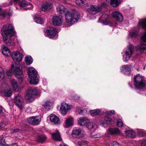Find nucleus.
I'll return each mask as SVG.
<instances>
[{"label":"nucleus","instance_id":"obj_2","mask_svg":"<svg viewBox=\"0 0 146 146\" xmlns=\"http://www.w3.org/2000/svg\"><path fill=\"white\" fill-rule=\"evenodd\" d=\"M40 93L36 87H29L28 89V103L33 102Z\"/></svg>","mask_w":146,"mask_h":146},{"label":"nucleus","instance_id":"obj_52","mask_svg":"<svg viewBox=\"0 0 146 146\" xmlns=\"http://www.w3.org/2000/svg\"><path fill=\"white\" fill-rule=\"evenodd\" d=\"M33 8V6L32 4L30 3H28V9H32Z\"/></svg>","mask_w":146,"mask_h":146},{"label":"nucleus","instance_id":"obj_13","mask_svg":"<svg viewBox=\"0 0 146 146\" xmlns=\"http://www.w3.org/2000/svg\"><path fill=\"white\" fill-rule=\"evenodd\" d=\"M11 55L13 60L17 62L21 61L23 58V54L19 53L18 51L12 52Z\"/></svg>","mask_w":146,"mask_h":146},{"label":"nucleus","instance_id":"obj_16","mask_svg":"<svg viewBox=\"0 0 146 146\" xmlns=\"http://www.w3.org/2000/svg\"><path fill=\"white\" fill-rule=\"evenodd\" d=\"M21 98L19 95L15 96L13 100L14 103L20 109H22V102L21 101Z\"/></svg>","mask_w":146,"mask_h":146},{"label":"nucleus","instance_id":"obj_21","mask_svg":"<svg viewBox=\"0 0 146 146\" xmlns=\"http://www.w3.org/2000/svg\"><path fill=\"white\" fill-rule=\"evenodd\" d=\"M74 124V119L72 117H70L67 118L65 121L64 127L68 128L72 126Z\"/></svg>","mask_w":146,"mask_h":146},{"label":"nucleus","instance_id":"obj_63","mask_svg":"<svg viewBox=\"0 0 146 146\" xmlns=\"http://www.w3.org/2000/svg\"><path fill=\"white\" fill-rule=\"evenodd\" d=\"M59 146H68L67 145H65L64 144H60Z\"/></svg>","mask_w":146,"mask_h":146},{"label":"nucleus","instance_id":"obj_28","mask_svg":"<svg viewBox=\"0 0 146 146\" xmlns=\"http://www.w3.org/2000/svg\"><path fill=\"white\" fill-rule=\"evenodd\" d=\"M57 11L61 14L65 13L67 11L64 7L62 5H59L56 7Z\"/></svg>","mask_w":146,"mask_h":146},{"label":"nucleus","instance_id":"obj_30","mask_svg":"<svg viewBox=\"0 0 146 146\" xmlns=\"http://www.w3.org/2000/svg\"><path fill=\"white\" fill-rule=\"evenodd\" d=\"M109 133L111 134H117L120 133V131L117 128H110L108 130Z\"/></svg>","mask_w":146,"mask_h":146},{"label":"nucleus","instance_id":"obj_45","mask_svg":"<svg viewBox=\"0 0 146 146\" xmlns=\"http://www.w3.org/2000/svg\"><path fill=\"white\" fill-rule=\"evenodd\" d=\"M21 130L18 128L11 129L10 130V132L13 134L15 133L19 132Z\"/></svg>","mask_w":146,"mask_h":146},{"label":"nucleus","instance_id":"obj_6","mask_svg":"<svg viewBox=\"0 0 146 146\" xmlns=\"http://www.w3.org/2000/svg\"><path fill=\"white\" fill-rule=\"evenodd\" d=\"M141 47L137 46V49L140 50L141 53L146 52V31L141 38Z\"/></svg>","mask_w":146,"mask_h":146},{"label":"nucleus","instance_id":"obj_1","mask_svg":"<svg viewBox=\"0 0 146 146\" xmlns=\"http://www.w3.org/2000/svg\"><path fill=\"white\" fill-rule=\"evenodd\" d=\"M14 72L15 74V76L20 81L21 83L22 82L23 77L22 74H23L22 70L20 65L19 64L15 63V66L12 65L10 69L7 71L6 74L7 76H10L12 74V72Z\"/></svg>","mask_w":146,"mask_h":146},{"label":"nucleus","instance_id":"obj_50","mask_svg":"<svg viewBox=\"0 0 146 146\" xmlns=\"http://www.w3.org/2000/svg\"><path fill=\"white\" fill-rule=\"evenodd\" d=\"M7 15V13L4 12L1 10V8L0 7V16H2L3 17H5Z\"/></svg>","mask_w":146,"mask_h":146},{"label":"nucleus","instance_id":"obj_37","mask_svg":"<svg viewBox=\"0 0 146 146\" xmlns=\"http://www.w3.org/2000/svg\"><path fill=\"white\" fill-rule=\"evenodd\" d=\"M46 137L44 135H40L38 136L36 138L37 141L41 143H42L46 139Z\"/></svg>","mask_w":146,"mask_h":146},{"label":"nucleus","instance_id":"obj_20","mask_svg":"<svg viewBox=\"0 0 146 146\" xmlns=\"http://www.w3.org/2000/svg\"><path fill=\"white\" fill-rule=\"evenodd\" d=\"M36 75H38V73L34 68L33 67L28 68V76L29 77Z\"/></svg>","mask_w":146,"mask_h":146},{"label":"nucleus","instance_id":"obj_44","mask_svg":"<svg viewBox=\"0 0 146 146\" xmlns=\"http://www.w3.org/2000/svg\"><path fill=\"white\" fill-rule=\"evenodd\" d=\"M27 5V2L25 0H22L19 3V5L20 7H25Z\"/></svg>","mask_w":146,"mask_h":146},{"label":"nucleus","instance_id":"obj_51","mask_svg":"<svg viewBox=\"0 0 146 146\" xmlns=\"http://www.w3.org/2000/svg\"><path fill=\"white\" fill-rule=\"evenodd\" d=\"M5 76L4 72H0V80L3 79Z\"/></svg>","mask_w":146,"mask_h":146},{"label":"nucleus","instance_id":"obj_59","mask_svg":"<svg viewBox=\"0 0 146 146\" xmlns=\"http://www.w3.org/2000/svg\"><path fill=\"white\" fill-rule=\"evenodd\" d=\"M3 109L2 107L0 106V113L3 112Z\"/></svg>","mask_w":146,"mask_h":146},{"label":"nucleus","instance_id":"obj_48","mask_svg":"<svg viewBox=\"0 0 146 146\" xmlns=\"http://www.w3.org/2000/svg\"><path fill=\"white\" fill-rule=\"evenodd\" d=\"M129 34L132 37H135L138 35V32H130Z\"/></svg>","mask_w":146,"mask_h":146},{"label":"nucleus","instance_id":"obj_11","mask_svg":"<svg viewBox=\"0 0 146 146\" xmlns=\"http://www.w3.org/2000/svg\"><path fill=\"white\" fill-rule=\"evenodd\" d=\"M3 36L5 43L7 46H12L14 45L15 42L13 39L11 37L12 36L7 35H3Z\"/></svg>","mask_w":146,"mask_h":146},{"label":"nucleus","instance_id":"obj_49","mask_svg":"<svg viewBox=\"0 0 146 146\" xmlns=\"http://www.w3.org/2000/svg\"><path fill=\"white\" fill-rule=\"evenodd\" d=\"M115 111L114 110H110V111H106V113L108 115L111 116L113 114H114Z\"/></svg>","mask_w":146,"mask_h":146},{"label":"nucleus","instance_id":"obj_62","mask_svg":"<svg viewBox=\"0 0 146 146\" xmlns=\"http://www.w3.org/2000/svg\"><path fill=\"white\" fill-rule=\"evenodd\" d=\"M2 140H4V139H3L2 137H1V136H0V143H1V141Z\"/></svg>","mask_w":146,"mask_h":146},{"label":"nucleus","instance_id":"obj_3","mask_svg":"<svg viewBox=\"0 0 146 146\" xmlns=\"http://www.w3.org/2000/svg\"><path fill=\"white\" fill-rule=\"evenodd\" d=\"M78 12H76L73 14L67 11L65 13V15L66 22L67 23H70L74 21V22L77 21V19H78L79 15L78 13Z\"/></svg>","mask_w":146,"mask_h":146},{"label":"nucleus","instance_id":"obj_64","mask_svg":"<svg viewBox=\"0 0 146 146\" xmlns=\"http://www.w3.org/2000/svg\"><path fill=\"white\" fill-rule=\"evenodd\" d=\"M14 2H19L20 0H13Z\"/></svg>","mask_w":146,"mask_h":146},{"label":"nucleus","instance_id":"obj_57","mask_svg":"<svg viewBox=\"0 0 146 146\" xmlns=\"http://www.w3.org/2000/svg\"><path fill=\"white\" fill-rule=\"evenodd\" d=\"M142 146H146V140L143 141L141 143Z\"/></svg>","mask_w":146,"mask_h":146},{"label":"nucleus","instance_id":"obj_26","mask_svg":"<svg viewBox=\"0 0 146 146\" xmlns=\"http://www.w3.org/2000/svg\"><path fill=\"white\" fill-rule=\"evenodd\" d=\"M11 83L13 90L14 91L17 92L18 90V86L17 82L14 79H12L11 80Z\"/></svg>","mask_w":146,"mask_h":146},{"label":"nucleus","instance_id":"obj_19","mask_svg":"<svg viewBox=\"0 0 146 146\" xmlns=\"http://www.w3.org/2000/svg\"><path fill=\"white\" fill-rule=\"evenodd\" d=\"M131 67L128 65H123L121 69V72L127 75L129 74L131 71Z\"/></svg>","mask_w":146,"mask_h":146},{"label":"nucleus","instance_id":"obj_12","mask_svg":"<svg viewBox=\"0 0 146 146\" xmlns=\"http://www.w3.org/2000/svg\"><path fill=\"white\" fill-rule=\"evenodd\" d=\"M101 10V7L96 5H91L87 9V11L90 14L94 15Z\"/></svg>","mask_w":146,"mask_h":146},{"label":"nucleus","instance_id":"obj_7","mask_svg":"<svg viewBox=\"0 0 146 146\" xmlns=\"http://www.w3.org/2000/svg\"><path fill=\"white\" fill-rule=\"evenodd\" d=\"M72 108V106L65 102L62 103L61 105L60 112L63 115L66 114L68 110H70Z\"/></svg>","mask_w":146,"mask_h":146},{"label":"nucleus","instance_id":"obj_9","mask_svg":"<svg viewBox=\"0 0 146 146\" xmlns=\"http://www.w3.org/2000/svg\"><path fill=\"white\" fill-rule=\"evenodd\" d=\"M41 120V118L39 116H32L28 120V123L31 125H39Z\"/></svg>","mask_w":146,"mask_h":146},{"label":"nucleus","instance_id":"obj_38","mask_svg":"<svg viewBox=\"0 0 146 146\" xmlns=\"http://www.w3.org/2000/svg\"><path fill=\"white\" fill-rule=\"evenodd\" d=\"M75 2L76 4L81 6H87V3L82 0H75Z\"/></svg>","mask_w":146,"mask_h":146},{"label":"nucleus","instance_id":"obj_42","mask_svg":"<svg viewBox=\"0 0 146 146\" xmlns=\"http://www.w3.org/2000/svg\"><path fill=\"white\" fill-rule=\"evenodd\" d=\"M100 111L99 109L94 110L90 111L91 114L93 115H96L100 113Z\"/></svg>","mask_w":146,"mask_h":146},{"label":"nucleus","instance_id":"obj_24","mask_svg":"<svg viewBox=\"0 0 146 146\" xmlns=\"http://www.w3.org/2000/svg\"><path fill=\"white\" fill-rule=\"evenodd\" d=\"M53 103L49 100H46L43 104L45 108L47 110L51 109L52 107Z\"/></svg>","mask_w":146,"mask_h":146},{"label":"nucleus","instance_id":"obj_40","mask_svg":"<svg viewBox=\"0 0 146 146\" xmlns=\"http://www.w3.org/2000/svg\"><path fill=\"white\" fill-rule=\"evenodd\" d=\"M104 120L107 123L112 124L114 123L113 120L108 116H106L105 117Z\"/></svg>","mask_w":146,"mask_h":146},{"label":"nucleus","instance_id":"obj_17","mask_svg":"<svg viewBox=\"0 0 146 146\" xmlns=\"http://www.w3.org/2000/svg\"><path fill=\"white\" fill-rule=\"evenodd\" d=\"M112 16L116 20L118 21L121 22L123 20V18L122 14L119 12L114 11L112 13Z\"/></svg>","mask_w":146,"mask_h":146},{"label":"nucleus","instance_id":"obj_47","mask_svg":"<svg viewBox=\"0 0 146 146\" xmlns=\"http://www.w3.org/2000/svg\"><path fill=\"white\" fill-rule=\"evenodd\" d=\"M33 59L30 56H28V65L31 64L33 62Z\"/></svg>","mask_w":146,"mask_h":146},{"label":"nucleus","instance_id":"obj_36","mask_svg":"<svg viewBox=\"0 0 146 146\" xmlns=\"http://www.w3.org/2000/svg\"><path fill=\"white\" fill-rule=\"evenodd\" d=\"M139 24V25L143 29H146V19H143L140 21Z\"/></svg>","mask_w":146,"mask_h":146},{"label":"nucleus","instance_id":"obj_55","mask_svg":"<svg viewBox=\"0 0 146 146\" xmlns=\"http://www.w3.org/2000/svg\"><path fill=\"white\" fill-rule=\"evenodd\" d=\"M6 143L4 140H2L1 143H0V146H5Z\"/></svg>","mask_w":146,"mask_h":146},{"label":"nucleus","instance_id":"obj_27","mask_svg":"<svg viewBox=\"0 0 146 146\" xmlns=\"http://www.w3.org/2000/svg\"><path fill=\"white\" fill-rule=\"evenodd\" d=\"M2 50L3 53L4 55L7 56H9L11 55V54L9 49L4 45L2 46Z\"/></svg>","mask_w":146,"mask_h":146},{"label":"nucleus","instance_id":"obj_60","mask_svg":"<svg viewBox=\"0 0 146 146\" xmlns=\"http://www.w3.org/2000/svg\"><path fill=\"white\" fill-rule=\"evenodd\" d=\"M25 61L27 64V56H26L25 58Z\"/></svg>","mask_w":146,"mask_h":146},{"label":"nucleus","instance_id":"obj_31","mask_svg":"<svg viewBox=\"0 0 146 146\" xmlns=\"http://www.w3.org/2000/svg\"><path fill=\"white\" fill-rule=\"evenodd\" d=\"M85 126L89 129H96L97 128L96 125L94 123H92L90 122L89 120H88V122H87Z\"/></svg>","mask_w":146,"mask_h":146},{"label":"nucleus","instance_id":"obj_25","mask_svg":"<svg viewBox=\"0 0 146 146\" xmlns=\"http://www.w3.org/2000/svg\"><path fill=\"white\" fill-rule=\"evenodd\" d=\"M88 120L86 117L81 118L78 120V123L80 125L85 126L87 122H88Z\"/></svg>","mask_w":146,"mask_h":146},{"label":"nucleus","instance_id":"obj_34","mask_svg":"<svg viewBox=\"0 0 146 146\" xmlns=\"http://www.w3.org/2000/svg\"><path fill=\"white\" fill-rule=\"evenodd\" d=\"M52 137L53 139L55 140H60L61 139L60 135L58 131L52 134Z\"/></svg>","mask_w":146,"mask_h":146},{"label":"nucleus","instance_id":"obj_35","mask_svg":"<svg viewBox=\"0 0 146 146\" xmlns=\"http://www.w3.org/2000/svg\"><path fill=\"white\" fill-rule=\"evenodd\" d=\"M126 135L129 137H135V133L132 130H127L125 131Z\"/></svg>","mask_w":146,"mask_h":146},{"label":"nucleus","instance_id":"obj_39","mask_svg":"<svg viewBox=\"0 0 146 146\" xmlns=\"http://www.w3.org/2000/svg\"><path fill=\"white\" fill-rule=\"evenodd\" d=\"M137 130V133L139 136H143L146 135V131L145 130L139 129Z\"/></svg>","mask_w":146,"mask_h":146},{"label":"nucleus","instance_id":"obj_54","mask_svg":"<svg viewBox=\"0 0 146 146\" xmlns=\"http://www.w3.org/2000/svg\"><path fill=\"white\" fill-rule=\"evenodd\" d=\"M113 142H109L106 143V146H113Z\"/></svg>","mask_w":146,"mask_h":146},{"label":"nucleus","instance_id":"obj_33","mask_svg":"<svg viewBox=\"0 0 146 146\" xmlns=\"http://www.w3.org/2000/svg\"><path fill=\"white\" fill-rule=\"evenodd\" d=\"M120 3V0H111L110 3L111 6L115 7L118 6Z\"/></svg>","mask_w":146,"mask_h":146},{"label":"nucleus","instance_id":"obj_15","mask_svg":"<svg viewBox=\"0 0 146 146\" xmlns=\"http://www.w3.org/2000/svg\"><path fill=\"white\" fill-rule=\"evenodd\" d=\"M52 21L53 25L58 26L60 25L63 22L62 17L60 16H53L52 19Z\"/></svg>","mask_w":146,"mask_h":146},{"label":"nucleus","instance_id":"obj_10","mask_svg":"<svg viewBox=\"0 0 146 146\" xmlns=\"http://www.w3.org/2000/svg\"><path fill=\"white\" fill-rule=\"evenodd\" d=\"M133 48L132 46H128V48L125 52V57H123V60L125 62H127L129 60L133 53Z\"/></svg>","mask_w":146,"mask_h":146},{"label":"nucleus","instance_id":"obj_14","mask_svg":"<svg viewBox=\"0 0 146 146\" xmlns=\"http://www.w3.org/2000/svg\"><path fill=\"white\" fill-rule=\"evenodd\" d=\"M101 17L99 19V20L104 23L105 24H109L110 22L109 15L107 14L104 13H102L100 14Z\"/></svg>","mask_w":146,"mask_h":146},{"label":"nucleus","instance_id":"obj_18","mask_svg":"<svg viewBox=\"0 0 146 146\" xmlns=\"http://www.w3.org/2000/svg\"><path fill=\"white\" fill-rule=\"evenodd\" d=\"M37 76L36 75L29 77V81L31 84L35 85L38 84L39 80Z\"/></svg>","mask_w":146,"mask_h":146},{"label":"nucleus","instance_id":"obj_5","mask_svg":"<svg viewBox=\"0 0 146 146\" xmlns=\"http://www.w3.org/2000/svg\"><path fill=\"white\" fill-rule=\"evenodd\" d=\"M135 84L136 87L141 88L144 87L145 82L143 78L139 75L135 76L134 77Z\"/></svg>","mask_w":146,"mask_h":146},{"label":"nucleus","instance_id":"obj_32","mask_svg":"<svg viewBox=\"0 0 146 146\" xmlns=\"http://www.w3.org/2000/svg\"><path fill=\"white\" fill-rule=\"evenodd\" d=\"M51 7V4L50 3H46L43 5L42 7V10L44 11L48 10L50 9Z\"/></svg>","mask_w":146,"mask_h":146},{"label":"nucleus","instance_id":"obj_29","mask_svg":"<svg viewBox=\"0 0 146 146\" xmlns=\"http://www.w3.org/2000/svg\"><path fill=\"white\" fill-rule=\"evenodd\" d=\"M34 19L35 21L37 23L42 24L43 23V20L37 14H35L34 15Z\"/></svg>","mask_w":146,"mask_h":146},{"label":"nucleus","instance_id":"obj_53","mask_svg":"<svg viewBox=\"0 0 146 146\" xmlns=\"http://www.w3.org/2000/svg\"><path fill=\"white\" fill-rule=\"evenodd\" d=\"M92 137L94 138H96L100 137V135L99 134H98L94 135H92Z\"/></svg>","mask_w":146,"mask_h":146},{"label":"nucleus","instance_id":"obj_43","mask_svg":"<svg viewBox=\"0 0 146 146\" xmlns=\"http://www.w3.org/2000/svg\"><path fill=\"white\" fill-rule=\"evenodd\" d=\"M77 144L80 146H88V143L86 141H81L78 142Z\"/></svg>","mask_w":146,"mask_h":146},{"label":"nucleus","instance_id":"obj_41","mask_svg":"<svg viewBox=\"0 0 146 146\" xmlns=\"http://www.w3.org/2000/svg\"><path fill=\"white\" fill-rule=\"evenodd\" d=\"M3 93L5 96L10 97L12 95V92L11 90L9 89L4 91Z\"/></svg>","mask_w":146,"mask_h":146},{"label":"nucleus","instance_id":"obj_22","mask_svg":"<svg viewBox=\"0 0 146 146\" xmlns=\"http://www.w3.org/2000/svg\"><path fill=\"white\" fill-rule=\"evenodd\" d=\"M50 119L51 122L55 124H59L60 123V121L59 117L54 114H50Z\"/></svg>","mask_w":146,"mask_h":146},{"label":"nucleus","instance_id":"obj_61","mask_svg":"<svg viewBox=\"0 0 146 146\" xmlns=\"http://www.w3.org/2000/svg\"><path fill=\"white\" fill-rule=\"evenodd\" d=\"M11 146H18V145H17V143H15L13 144Z\"/></svg>","mask_w":146,"mask_h":146},{"label":"nucleus","instance_id":"obj_46","mask_svg":"<svg viewBox=\"0 0 146 146\" xmlns=\"http://www.w3.org/2000/svg\"><path fill=\"white\" fill-rule=\"evenodd\" d=\"M117 124L118 127H121L123 125V123L120 119H118L117 120Z\"/></svg>","mask_w":146,"mask_h":146},{"label":"nucleus","instance_id":"obj_8","mask_svg":"<svg viewBox=\"0 0 146 146\" xmlns=\"http://www.w3.org/2000/svg\"><path fill=\"white\" fill-rule=\"evenodd\" d=\"M44 31L49 37H54L55 36L57 32L55 29L50 27L45 28Z\"/></svg>","mask_w":146,"mask_h":146},{"label":"nucleus","instance_id":"obj_4","mask_svg":"<svg viewBox=\"0 0 146 146\" xmlns=\"http://www.w3.org/2000/svg\"><path fill=\"white\" fill-rule=\"evenodd\" d=\"M2 30L5 35L13 36L15 33L13 26L11 24L4 26L2 28Z\"/></svg>","mask_w":146,"mask_h":146},{"label":"nucleus","instance_id":"obj_56","mask_svg":"<svg viewBox=\"0 0 146 146\" xmlns=\"http://www.w3.org/2000/svg\"><path fill=\"white\" fill-rule=\"evenodd\" d=\"M113 146H119V144L117 142L115 141L113 142Z\"/></svg>","mask_w":146,"mask_h":146},{"label":"nucleus","instance_id":"obj_23","mask_svg":"<svg viewBox=\"0 0 146 146\" xmlns=\"http://www.w3.org/2000/svg\"><path fill=\"white\" fill-rule=\"evenodd\" d=\"M82 131V130L80 128H75L72 131V136L74 137H77L80 135Z\"/></svg>","mask_w":146,"mask_h":146},{"label":"nucleus","instance_id":"obj_58","mask_svg":"<svg viewBox=\"0 0 146 146\" xmlns=\"http://www.w3.org/2000/svg\"><path fill=\"white\" fill-rule=\"evenodd\" d=\"M5 127V125L3 123H0V129Z\"/></svg>","mask_w":146,"mask_h":146}]
</instances>
